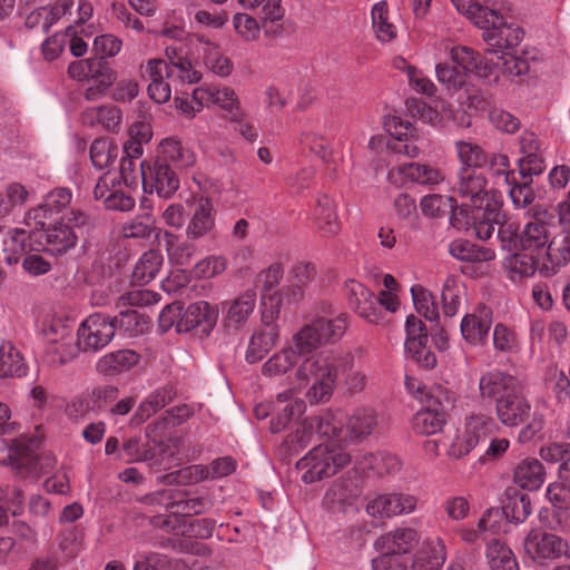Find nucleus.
<instances>
[{"label": "nucleus", "instance_id": "680f3d73", "mask_svg": "<svg viewBox=\"0 0 570 570\" xmlns=\"http://www.w3.org/2000/svg\"><path fill=\"white\" fill-rule=\"evenodd\" d=\"M405 351L423 368L431 370L436 365L435 354L426 346V343H407Z\"/></svg>", "mask_w": 570, "mask_h": 570}, {"label": "nucleus", "instance_id": "a19ab883", "mask_svg": "<svg viewBox=\"0 0 570 570\" xmlns=\"http://www.w3.org/2000/svg\"><path fill=\"white\" fill-rule=\"evenodd\" d=\"M487 558L491 570H519L512 550L498 539L489 542Z\"/></svg>", "mask_w": 570, "mask_h": 570}, {"label": "nucleus", "instance_id": "13d9d810", "mask_svg": "<svg viewBox=\"0 0 570 570\" xmlns=\"http://www.w3.org/2000/svg\"><path fill=\"white\" fill-rule=\"evenodd\" d=\"M382 554L372 560L373 570H407L410 557L389 551H381Z\"/></svg>", "mask_w": 570, "mask_h": 570}, {"label": "nucleus", "instance_id": "4d7b16f0", "mask_svg": "<svg viewBox=\"0 0 570 570\" xmlns=\"http://www.w3.org/2000/svg\"><path fill=\"white\" fill-rule=\"evenodd\" d=\"M282 297L278 292L262 294V326L278 327L275 321L279 316Z\"/></svg>", "mask_w": 570, "mask_h": 570}, {"label": "nucleus", "instance_id": "de8ad7c7", "mask_svg": "<svg viewBox=\"0 0 570 570\" xmlns=\"http://www.w3.org/2000/svg\"><path fill=\"white\" fill-rule=\"evenodd\" d=\"M461 168H475L480 170L487 163L488 156L482 148L471 141L459 140L455 142Z\"/></svg>", "mask_w": 570, "mask_h": 570}, {"label": "nucleus", "instance_id": "603ef678", "mask_svg": "<svg viewBox=\"0 0 570 570\" xmlns=\"http://www.w3.org/2000/svg\"><path fill=\"white\" fill-rule=\"evenodd\" d=\"M411 294L415 309L419 314L430 322L439 318L438 307L431 292L417 285L411 288Z\"/></svg>", "mask_w": 570, "mask_h": 570}, {"label": "nucleus", "instance_id": "5fc2aeb1", "mask_svg": "<svg viewBox=\"0 0 570 570\" xmlns=\"http://www.w3.org/2000/svg\"><path fill=\"white\" fill-rule=\"evenodd\" d=\"M118 148L107 139H95L90 146V159L98 169L107 168L117 158Z\"/></svg>", "mask_w": 570, "mask_h": 570}, {"label": "nucleus", "instance_id": "c03bdc74", "mask_svg": "<svg viewBox=\"0 0 570 570\" xmlns=\"http://www.w3.org/2000/svg\"><path fill=\"white\" fill-rule=\"evenodd\" d=\"M372 26L380 41L389 42L395 39L396 28L390 22L386 1H380L372 8Z\"/></svg>", "mask_w": 570, "mask_h": 570}, {"label": "nucleus", "instance_id": "338daca9", "mask_svg": "<svg viewBox=\"0 0 570 570\" xmlns=\"http://www.w3.org/2000/svg\"><path fill=\"white\" fill-rule=\"evenodd\" d=\"M313 436L314 432L307 429V419H305L299 429L287 435L284 445L291 453H297L312 442Z\"/></svg>", "mask_w": 570, "mask_h": 570}, {"label": "nucleus", "instance_id": "4c0bfd02", "mask_svg": "<svg viewBox=\"0 0 570 570\" xmlns=\"http://www.w3.org/2000/svg\"><path fill=\"white\" fill-rule=\"evenodd\" d=\"M139 355L132 350H120L102 356L97 370L105 375H114L127 371L139 362Z\"/></svg>", "mask_w": 570, "mask_h": 570}, {"label": "nucleus", "instance_id": "cd10ccee", "mask_svg": "<svg viewBox=\"0 0 570 570\" xmlns=\"http://www.w3.org/2000/svg\"><path fill=\"white\" fill-rule=\"evenodd\" d=\"M155 159L164 160V163L170 164L174 168L190 167L195 163L194 154L173 137L161 140Z\"/></svg>", "mask_w": 570, "mask_h": 570}, {"label": "nucleus", "instance_id": "e433bc0d", "mask_svg": "<svg viewBox=\"0 0 570 570\" xmlns=\"http://www.w3.org/2000/svg\"><path fill=\"white\" fill-rule=\"evenodd\" d=\"M507 502L502 507V514L510 521L521 523L531 514L530 497L517 489L505 491Z\"/></svg>", "mask_w": 570, "mask_h": 570}, {"label": "nucleus", "instance_id": "f257e3e1", "mask_svg": "<svg viewBox=\"0 0 570 570\" xmlns=\"http://www.w3.org/2000/svg\"><path fill=\"white\" fill-rule=\"evenodd\" d=\"M456 10L483 29V40L493 47L494 52L507 53L523 39V31L513 24H507L502 16L474 0H451Z\"/></svg>", "mask_w": 570, "mask_h": 570}, {"label": "nucleus", "instance_id": "864d4df0", "mask_svg": "<svg viewBox=\"0 0 570 570\" xmlns=\"http://www.w3.org/2000/svg\"><path fill=\"white\" fill-rule=\"evenodd\" d=\"M121 119L120 110L115 106H101L83 114V121L92 125L95 120L107 130H115Z\"/></svg>", "mask_w": 570, "mask_h": 570}, {"label": "nucleus", "instance_id": "a878e982", "mask_svg": "<svg viewBox=\"0 0 570 570\" xmlns=\"http://www.w3.org/2000/svg\"><path fill=\"white\" fill-rule=\"evenodd\" d=\"M215 225L214 207L208 198H200L186 228L189 239H198L209 233Z\"/></svg>", "mask_w": 570, "mask_h": 570}, {"label": "nucleus", "instance_id": "20e7f679", "mask_svg": "<svg viewBox=\"0 0 570 570\" xmlns=\"http://www.w3.org/2000/svg\"><path fill=\"white\" fill-rule=\"evenodd\" d=\"M351 462V455L335 444L315 445L305 456L297 461L296 468L302 472L305 483H313L334 475Z\"/></svg>", "mask_w": 570, "mask_h": 570}, {"label": "nucleus", "instance_id": "c756f323", "mask_svg": "<svg viewBox=\"0 0 570 570\" xmlns=\"http://www.w3.org/2000/svg\"><path fill=\"white\" fill-rule=\"evenodd\" d=\"M256 306V292L254 289H247L235 298L225 316V325L227 327L239 328L246 323L249 315L254 312Z\"/></svg>", "mask_w": 570, "mask_h": 570}, {"label": "nucleus", "instance_id": "4be33fe9", "mask_svg": "<svg viewBox=\"0 0 570 570\" xmlns=\"http://www.w3.org/2000/svg\"><path fill=\"white\" fill-rule=\"evenodd\" d=\"M451 62L461 71L474 73L480 78H487L492 72L490 63L484 61L479 52L465 46H456L450 52Z\"/></svg>", "mask_w": 570, "mask_h": 570}, {"label": "nucleus", "instance_id": "f3484780", "mask_svg": "<svg viewBox=\"0 0 570 570\" xmlns=\"http://www.w3.org/2000/svg\"><path fill=\"white\" fill-rule=\"evenodd\" d=\"M30 235L24 229L0 226V264L13 265L28 249H31Z\"/></svg>", "mask_w": 570, "mask_h": 570}, {"label": "nucleus", "instance_id": "bf43d9fd", "mask_svg": "<svg viewBox=\"0 0 570 570\" xmlns=\"http://www.w3.org/2000/svg\"><path fill=\"white\" fill-rule=\"evenodd\" d=\"M154 230V218L150 214L137 216L124 226L125 236L129 238H146Z\"/></svg>", "mask_w": 570, "mask_h": 570}, {"label": "nucleus", "instance_id": "c9c22d12", "mask_svg": "<svg viewBox=\"0 0 570 570\" xmlns=\"http://www.w3.org/2000/svg\"><path fill=\"white\" fill-rule=\"evenodd\" d=\"M451 256L459 261L482 263L494 259L495 253L489 247L479 246L466 239H455L449 246Z\"/></svg>", "mask_w": 570, "mask_h": 570}, {"label": "nucleus", "instance_id": "37998d69", "mask_svg": "<svg viewBox=\"0 0 570 570\" xmlns=\"http://www.w3.org/2000/svg\"><path fill=\"white\" fill-rule=\"evenodd\" d=\"M472 220L475 235L479 239L488 240L494 233V226H500L501 218H504L502 213V202H498V215L490 214L487 209H472Z\"/></svg>", "mask_w": 570, "mask_h": 570}, {"label": "nucleus", "instance_id": "7ed1b4c3", "mask_svg": "<svg viewBox=\"0 0 570 570\" xmlns=\"http://www.w3.org/2000/svg\"><path fill=\"white\" fill-rule=\"evenodd\" d=\"M495 411L500 422L507 426H518L529 421L519 434L522 442L532 440L543 428V415L531 412V404L523 393V386L501 399L495 405Z\"/></svg>", "mask_w": 570, "mask_h": 570}, {"label": "nucleus", "instance_id": "1a4fd4ad", "mask_svg": "<svg viewBox=\"0 0 570 570\" xmlns=\"http://www.w3.org/2000/svg\"><path fill=\"white\" fill-rule=\"evenodd\" d=\"M170 164L154 159L140 164V177L146 193L154 191L164 199L170 198L179 188L178 175Z\"/></svg>", "mask_w": 570, "mask_h": 570}, {"label": "nucleus", "instance_id": "f704fd0d", "mask_svg": "<svg viewBox=\"0 0 570 570\" xmlns=\"http://www.w3.org/2000/svg\"><path fill=\"white\" fill-rule=\"evenodd\" d=\"M261 6L262 28L266 35L277 37L287 31L282 0H264Z\"/></svg>", "mask_w": 570, "mask_h": 570}, {"label": "nucleus", "instance_id": "412c9836", "mask_svg": "<svg viewBox=\"0 0 570 570\" xmlns=\"http://www.w3.org/2000/svg\"><path fill=\"white\" fill-rule=\"evenodd\" d=\"M154 499L163 503L174 514L193 517L207 512L213 503L210 500L198 497L189 499H176L170 491H160L154 494Z\"/></svg>", "mask_w": 570, "mask_h": 570}, {"label": "nucleus", "instance_id": "473e14b6", "mask_svg": "<svg viewBox=\"0 0 570 570\" xmlns=\"http://www.w3.org/2000/svg\"><path fill=\"white\" fill-rule=\"evenodd\" d=\"M46 250L53 255H61L75 247L78 236L71 226L58 223L45 232Z\"/></svg>", "mask_w": 570, "mask_h": 570}, {"label": "nucleus", "instance_id": "69168bd1", "mask_svg": "<svg viewBox=\"0 0 570 570\" xmlns=\"http://www.w3.org/2000/svg\"><path fill=\"white\" fill-rule=\"evenodd\" d=\"M540 456L543 461L549 463H559V468L566 464L567 458H570V443L554 442L540 450Z\"/></svg>", "mask_w": 570, "mask_h": 570}, {"label": "nucleus", "instance_id": "f8f14e48", "mask_svg": "<svg viewBox=\"0 0 570 570\" xmlns=\"http://www.w3.org/2000/svg\"><path fill=\"white\" fill-rule=\"evenodd\" d=\"M218 320V309L205 301L190 304L177 324L178 333L195 331L200 336H208Z\"/></svg>", "mask_w": 570, "mask_h": 570}, {"label": "nucleus", "instance_id": "774afa93", "mask_svg": "<svg viewBox=\"0 0 570 570\" xmlns=\"http://www.w3.org/2000/svg\"><path fill=\"white\" fill-rule=\"evenodd\" d=\"M530 180L523 183H513L510 188V197L513 205L518 208H524L533 203L535 195L530 186Z\"/></svg>", "mask_w": 570, "mask_h": 570}, {"label": "nucleus", "instance_id": "c85d7f7f", "mask_svg": "<svg viewBox=\"0 0 570 570\" xmlns=\"http://www.w3.org/2000/svg\"><path fill=\"white\" fill-rule=\"evenodd\" d=\"M570 261V237L564 236L560 240L552 239L548 243L543 252V262L541 274L551 276L556 274L557 268L566 265Z\"/></svg>", "mask_w": 570, "mask_h": 570}, {"label": "nucleus", "instance_id": "6e6d98bb", "mask_svg": "<svg viewBox=\"0 0 570 570\" xmlns=\"http://www.w3.org/2000/svg\"><path fill=\"white\" fill-rule=\"evenodd\" d=\"M88 80L102 82V85H112L117 79V72L111 63L101 57H90V67Z\"/></svg>", "mask_w": 570, "mask_h": 570}, {"label": "nucleus", "instance_id": "b1692460", "mask_svg": "<svg viewBox=\"0 0 570 570\" xmlns=\"http://www.w3.org/2000/svg\"><path fill=\"white\" fill-rule=\"evenodd\" d=\"M546 471L541 462L533 458L521 460L513 472V481L524 490H538L544 482Z\"/></svg>", "mask_w": 570, "mask_h": 570}, {"label": "nucleus", "instance_id": "e2e57ef3", "mask_svg": "<svg viewBox=\"0 0 570 570\" xmlns=\"http://www.w3.org/2000/svg\"><path fill=\"white\" fill-rule=\"evenodd\" d=\"M301 144L307 147L313 154L318 156L323 161H328L332 155L328 141L315 132H303Z\"/></svg>", "mask_w": 570, "mask_h": 570}, {"label": "nucleus", "instance_id": "58836bf2", "mask_svg": "<svg viewBox=\"0 0 570 570\" xmlns=\"http://www.w3.org/2000/svg\"><path fill=\"white\" fill-rule=\"evenodd\" d=\"M315 219L323 236H333L337 234L341 228L334 208V202L326 195L317 199Z\"/></svg>", "mask_w": 570, "mask_h": 570}, {"label": "nucleus", "instance_id": "0e129e2a", "mask_svg": "<svg viewBox=\"0 0 570 570\" xmlns=\"http://www.w3.org/2000/svg\"><path fill=\"white\" fill-rule=\"evenodd\" d=\"M303 409V402L295 401L287 403L282 410H279L278 414L272 419L271 431L273 433H278L284 430L295 416H298L302 413Z\"/></svg>", "mask_w": 570, "mask_h": 570}, {"label": "nucleus", "instance_id": "f03ea898", "mask_svg": "<svg viewBox=\"0 0 570 570\" xmlns=\"http://www.w3.org/2000/svg\"><path fill=\"white\" fill-rule=\"evenodd\" d=\"M353 361L351 353L307 357L296 371V377L301 381H313L308 397L315 402H324L332 395L336 382L352 370Z\"/></svg>", "mask_w": 570, "mask_h": 570}, {"label": "nucleus", "instance_id": "0eeeda50", "mask_svg": "<svg viewBox=\"0 0 570 570\" xmlns=\"http://www.w3.org/2000/svg\"><path fill=\"white\" fill-rule=\"evenodd\" d=\"M524 553L537 564L547 566L568 554L566 539L541 528L531 529L523 540Z\"/></svg>", "mask_w": 570, "mask_h": 570}, {"label": "nucleus", "instance_id": "052dcab7", "mask_svg": "<svg viewBox=\"0 0 570 570\" xmlns=\"http://www.w3.org/2000/svg\"><path fill=\"white\" fill-rule=\"evenodd\" d=\"M121 40L114 35L106 33L95 38L92 50L95 57L104 59L115 57L121 49Z\"/></svg>", "mask_w": 570, "mask_h": 570}, {"label": "nucleus", "instance_id": "9b49d317", "mask_svg": "<svg viewBox=\"0 0 570 570\" xmlns=\"http://www.w3.org/2000/svg\"><path fill=\"white\" fill-rule=\"evenodd\" d=\"M360 479L356 474L340 476L326 490L322 505L331 513H346L361 495Z\"/></svg>", "mask_w": 570, "mask_h": 570}, {"label": "nucleus", "instance_id": "72a5a7b5", "mask_svg": "<svg viewBox=\"0 0 570 570\" xmlns=\"http://www.w3.org/2000/svg\"><path fill=\"white\" fill-rule=\"evenodd\" d=\"M28 366L24 357L11 342L0 345V379L22 377L27 374Z\"/></svg>", "mask_w": 570, "mask_h": 570}, {"label": "nucleus", "instance_id": "393cba45", "mask_svg": "<svg viewBox=\"0 0 570 570\" xmlns=\"http://www.w3.org/2000/svg\"><path fill=\"white\" fill-rule=\"evenodd\" d=\"M307 429L313 430L314 434L320 438L332 439L340 443H345V440L343 439L345 431L342 414L328 412L307 417Z\"/></svg>", "mask_w": 570, "mask_h": 570}, {"label": "nucleus", "instance_id": "2f4dec72", "mask_svg": "<svg viewBox=\"0 0 570 570\" xmlns=\"http://www.w3.org/2000/svg\"><path fill=\"white\" fill-rule=\"evenodd\" d=\"M446 560V548L441 539L431 540L415 559L410 558L412 570H441Z\"/></svg>", "mask_w": 570, "mask_h": 570}, {"label": "nucleus", "instance_id": "ea45409f", "mask_svg": "<svg viewBox=\"0 0 570 570\" xmlns=\"http://www.w3.org/2000/svg\"><path fill=\"white\" fill-rule=\"evenodd\" d=\"M163 255L159 250L150 249L144 253L135 265L132 279L138 284H147L153 281L163 266Z\"/></svg>", "mask_w": 570, "mask_h": 570}, {"label": "nucleus", "instance_id": "09e8293b", "mask_svg": "<svg viewBox=\"0 0 570 570\" xmlns=\"http://www.w3.org/2000/svg\"><path fill=\"white\" fill-rule=\"evenodd\" d=\"M497 237L503 250L510 254L521 250V232L517 222L509 219L505 216L504 218H501Z\"/></svg>", "mask_w": 570, "mask_h": 570}, {"label": "nucleus", "instance_id": "9d476101", "mask_svg": "<svg viewBox=\"0 0 570 570\" xmlns=\"http://www.w3.org/2000/svg\"><path fill=\"white\" fill-rule=\"evenodd\" d=\"M115 333V325L109 316L92 314L78 328L77 348L83 352H97L108 345Z\"/></svg>", "mask_w": 570, "mask_h": 570}, {"label": "nucleus", "instance_id": "79ce46f5", "mask_svg": "<svg viewBox=\"0 0 570 570\" xmlns=\"http://www.w3.org/2000/svg\"><path fill=\"white\" fill-rule=\"evenodd\" d=\"M115 331L118 328L128 336H137L148 330L149 317L140 315L137 311L127 308L120 311L118 315L110 317Z\"/></svg>", "mask_w": 570, "mask_h": 570}, {"label": "nucleus", "instance_id": "4468645a", "mask_svg": "<svg viewBox=\"0 0 570 570\" xmlns=\"http://www.w3.org/2000/svg\"><path fill=\"white\" fill-rule=\"evenodd\" d=\"M417 499L407 493L381 494L366 504V512L373 518H392L409 514L416 508Z\"/></svg>", "mask_w": 570, "mask_h": 570}, {"label": "nucleus", "instance_id": "2eb2a0df", "mask_svg": "<svg viewBox=\"0 0 570 570\" xmlns=\"http://www.w3.org/2000/svg\"><path fill=\"white\" fill-rule=\"evenodd\" d=\"M532 220L528 222L521 230V250L535 252L543 255L549 243L547 219L552 217L546 208L537 205L532 208Z\"/></svg>", "mask_w": 570, "mask_h": 570}, {"label": "nucleus", "instance_id": "423d86ee", "mask_svg": "<svg viewBox=\"0 0 570 570\" xmlns=\"http://www.w3.org/2000/svg\"><path fill=\"white\" fill-rule=\"evenodd\" d=\"M347 328V316L340 314L334 320L318 317L305 325L294 336V347L299 354H307L318 346L340 340Z\"/></svg>", "mask_w": 570, "mask_h": 570}, {"label": "nucleus", "instance_id": "dca6fc26", "mask_svg": "<svg viewBox=\"0 0 570 570\" xmlns=\"http://www.w3.org/2000/svg\"><path fill=\"white\" fill-rule=\"evenodd\" d=\"M522 386L519 379L501 371H489L479 381V390L482 399L495 401L505 399Z\"/></svg>", "mask_w": 570, "mask_h": 570}, {"label": "nucleus", "instance_id": "8fccbe9b", "mask_svg": "<svg viewBox=\"0 0 570 570\" xmlns=\"http://www.w3.org/2000/svg\"><path fill=\"white\" fill-rule=\"evenodd\" d=\"M402 171L405 177L422 185H435L443 180L441 171L426 164L410 163L403 166Z\"/></svg>", "mask_w": 570, "mask_h": 570}, {"label": "nucleus", "instance_id": "6e6552de", "mask_svg": "<svg viewBox=\"0 0 570 570\" xmlns=\"http://www.w3.org/2000/svg\"><path fill=\"white\" fill-rule=\"evenodd\" d=\"M426 386L417 385L416 393L423 400L425 397L426 407L420 410L412 420V428L415 433L422 435H433L442 431L445 423V406L443 400L449 403L440 386L434 391L425 392Z\"/></svg>", "mask_w": 570, "mask_h": 570}, {"label": "nucleus", "instance_id": "39448f33", "mask_svg": "<svg viewBox=\"0 0 570 570\" xmlns=\"http://www.w3.org/2000/svg\"><path fill=\"white\" fill-rule=\"evenodd\" d=\"M453 191L461 198L468 200L464 206L472 209H487L490 214L498 215V202L500 194L488 188L485 176L475 168H460Z\"/></svg>", "mask_w": 570, "mask_h": 570}, {"label": "nucleus", "instance_id": "aec40b11", "mask_svg": "<svg viewBox=\"0 0 570 570\" xmlns=\"http://www.w3.org/2000/svg\"><path fill=\"white\" fill-rule=\"evenodd\" d=\"M492 324V311L487 306L475 313L466 314L461 322L462 336L472 344H482Z\"/></svg>", "mask_w": 570, "mask_h": 570}, {"label": "nucleus", "instance_id": "6ab92c4d", "mask_svg": "<svg viewBox=\"0 0 570 570\" xmlns=\"http://www.w3.org/2000/svg\"><path fill=\"white\" fill-rule=\"evenodd\" d=\"M419 541L420 537L414 529L397 528L379 537L374 542V547L377 551L395 552L405 557Z\"/></svg>", "mask_w": 570, "mask_h": 570}, {"label": "nucleus", "instance_id": "ddd939ff", "mask_svg": "<svg viewBox=\"0 0 570 570\" xmlns=\"http://www.w3.org/2000/svg\"><path fill=\"white\" fill-rule=\"evenodd\" d=\"M346 295L350 307L361 317L373 324H380L384 317L376 297L363 284L350 279L346 282Z\"/></svg>", "mask_w": 570, "mask_h": 570}, {"label": "nucleus", "instance_id": "5701e85b", "mask_svg": "<svg viewBox=\"0 0 570 570\" xmlns=\"http://www.w3.org/2000/svg\"><path fill=\"white\" fill-rule=\"evenodd\" d=\"M377 425V416L372 409H357L344 421L345 443L362 440L368 436Z\"/></svg>", "mask_w": 570, "mask_h": 570}, {"label": "nucleus", "instance_id": "a211bd4d", "mask_svg": "<svg viewBox=\"0 0 570 570\" xmlns=\"http://www.w3.org/2000/svg\"><path fill=\"white\" fill-rule=\"evenodd\" d=\"M489 425L490 422L482 416L471 417L462 441L452 445L450 455L461 458L479 445L484 448L489 442Z\"/></svg>", "mask_w": 570, "mask_h": 570}, {"label": "nucleus", "instance_id": "a18cd8bd", "mask_svg": "<svg viewBox=\"0 0 570 570\" xmlns=\"http://www.w3.org/2000/svg\"><path fill=\"white\" fill-rule=\"evenodd\" d=\"M301 355L297 350L293 346L284 348L279 353L273 355L263 366V374L265 376H275L285 374L294 364L298 361Z\"/></svg>", "mask_w": 570, "mask_h": 570}, {"label": "nucleus", "instance_id": "bb28decb", "mask_svg": "<svg viewBox=\"0 0 570 570\" xmlns=\"http://www.w3.org/2000/svg\"><path fill=\"white\" fill-rule=\"evenodd\" d=\"M155 238L158 247H164L169 259L177 265H187L196 252L194 244L187 242L178 244L177 236L168 230L158 229Z\"/></svg>", "mask_w": 570, "mask_h": 570}, {"label": "nucleus", "instance_id": "7c9ffc66", "mask_svg": "<svg viewBox=\"0 0 570 570\" xmlns=\"http://www.w3.org/2000/svg\"><path fill=\"white\" fill-rule=\"evenodd\" d=\"M279 337L278 327H263L250 337L248 348L246 352V361L248 363H256L276 345Z\"/></svg>", "mask_w": 570, "mask_h": 570}, {"label": "nucleus", "instance_id": "49530a36", "mask_svg": "<svg viewBox=\"0 0 570 570\" xmlns=\"http://www.w3.org/2000/svg\"><path fill=\"white\" fill-rule=\"evenodd\" d=\"M542 263L543 255L530 250L512 253L510 259L511 269L522 276H531L535 271L541 272Z\"/></svg>", "mask_w": 570, "mask_h": 570}, {"label": "nucleus", "instance_id": "3c124183", "mask_svg": "<svg viewBox=\"0 0 570 570\" xmlns=\"http://www.w3.org/2000/svg\"><path fill=\"white\" fill-rule=\"evenodd\" d=\"M436 78L448 90L458 91L466 85L468 77L452 62H440L435 66Z\"/></svg>", "mask_w": 570, "mask_h": 570}]
</instances>
